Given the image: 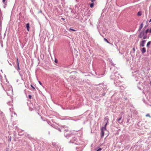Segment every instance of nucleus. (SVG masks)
<instances>
[{
    "label": "nucleus",
    "mask_w": 151,
    "mask_h": 151,
    "mask_svg": "<svg viewBox=\"0 0 151 151\" xmlns=\"http://www.w3.org/2000/svg\"><path fill=\"white\" fill-rule=\"evenodd\" d=\"M105 119L107 120V122L106 123H107V124L108 123V120L109 119H108V118H106Z\"/></svg>",
    "instance_id": "cd10ccee"
},
{
    "label": "nucleus",
    "mask_w": 151,
    "mask_h": 151,
    "mask_svg": "<svg viewBox=\"0 0 151 151\" xmlns=\"http://www.w3.org/2000/svg\"><path fill=\"white\" fill-rule=\"evenodd\" d=\"M28 97L29 99H31L32 98V96L31 95H29L28 96Z\"/></svg>",
    "instance_id": "bb28decb"
},
{
    "label": "nucleus",
    "mask_w": 151,
    "mask_h": 151,
    "mask_svg": "<svg viewBox=\"0 0 151 151\" xmlns=\"http://www.w3.org/2000/svg\"><path fill=\"white\" fill-rule=\"evenodd\" d=\"M52 145L55 147H58L57 144L55 142H52Z\"/></svg>",
    "instance_id": "9b49d317"
},
{
    "label": "nucleus",
    "mask_w": 151,
    "mask_h": 151,
    "mask_svg": "<svg viewBox=\"0 0 151 151\" xmlns=\"http://www.w3.org/2000/svg\"><path fill=\"white\" fill-rule=\"evenodd\" d=\"M2 86H3V88H4V87H3V86H2Z\"/></svg>",
    "instance_id": "de8ad7c7"
},
{
    "label": "nucleus",
    "mask_w": 151,
    "mask_h": 151,
    "mask_svg": "<svg viewBox=\"0 0 151 151\" xmlns=\"http://www.w3.org/2000/svg\"><path fill=\"white\" fill-rule=\"evenodd\" d=\"M104 40L106 42L108 43H110V42L108 41L106 39L104 38Z\"/></svg>",
    "instance_id": "aec40b11"
},
{
    "label": "nucleus",
    "mask_w": 151,
    "mask_h": 151,
    "mask_svg": "<svg viewBox=\"0 0 151 151\" xmlns=\"http://www.w3.org/2000/svg\"><path fill=\"white\" fill-rule=\"evenodd\" d=\"M107 125V123H106V124L104 125V127H105L106 128Z\"/></svg>",
    "instance_id": "72a5a7b5"
},
{
    "label": "nucleus",
    "mask_w": 151,
    "mask_h": 151,
    "mask_svg": "<svg viewBox=\"0 0 151 151\" xmlns=\"http://www.w3.org/2000/svg\"><path fill=\"white\" fill-rule=\"evenodd\" d=\"M114 66V65L113 64V63H111Z\"/></svg>",
    "instance_id": "37998d69"
},
{
    "label": "nucleus",
    "mask_w": 151,
    "mask_h": 151,
    "mask_svg": "<svg viewBox=\"0 0 151 151\" xmlns=\"http://www.w3.org/2000/svg\"><path fill=\"white\" fill-rule=\"evenodd\" d=\"M12 106H11V107H12V109H11V108H9V109H10V110L11 111H12Z\"/></svg>",
    "instance_id": "c85d7f7f"
},
{
    "label": "nucleus",
    "mask_w": 151,
    "mask_h": 151,
    "mask_svg": "<svg viewBox=\"0 0 151 151\" xmlns=\"http://www.w3.org/2000/svg\"><path fill=\"white\" fill-rule=\"evenodd\" d=\"M55 62H57V60H55Z\"/></svg>",
    "instance_id": "79ce46f5"
},
{
    "label": "nucleus",
    "mask_w": 151,
    "mask_h": 151,
    "mask_svg": "<svg viewBox=\"0 0 151 151\" xmlns=\"http://www.w3.org/2000/svg\"><path fill=\"white\" fill-rule=\"evenodd\" d=\"M58 131H60V132H61V129H60V128H58Z\"/></svg>",
    "instance_id": "f704fd0d"
},
{
    "label": "nucleus",
    "mask_w": 151,
    "mask_h": 151,
    "mask_svg": "<svg viewBox=\"0 0 151 151\" xmlns=\"http://www.w3.org/2000/svg\"><path fill=\"white\" fill-rule=\"evenodd\" d=\"M146 27H147V26H145V27H144L143 28H144V29H145V28H146Z\"/></svg>",
    "instance_id": "a19ab883"
},
{
    "label": "nucleus",
    "mask_w": 151,
    "mask_h": 151,
    "mask_svg": "<svg viewBox=\"0 0 151 151\" xmlns=\"http://www.w3.org/2000/svg\"><path fill=\"white\" fill-rule=\"evenodd\" d=\"M77 140V139L76 138L74 137L73 139H72L69 141V143H72L73 144H74L76 145H78V144L76 143V142H74L76 141Z\"/></svg>",
    "instance_id": "0eeeda50"
},
{
    "label": "nucleus",
    "mask_w": 151,
    "mask_h": 151,
    "mask_svg": "<svg viewBox=\"0 0 151 151\" xmlns=\"http://www.w3.org/2000/svg\"><path fill=\"white\" fill-rule=\"evenodd\" d=\"M9 64H10V65H12V64H11V63H9Z\"/></svg>",
    "instance_id": "c03bdc74"
},
{
    "label": "nucleus",
    "mask_w": 151,
    "mask_h": 151,
    "mask_svg": "<svg viewBox=\"0 0 151 151\" xmlns=\"http://www.w3.org/2000/svg\"><path fill=\"white\" fill-rule=\"evenodd\" d=\"M48 133H49V134H50V132H48Z\"/></svg>",
    "instance_id": "09e8293b"
},
{
    "label": "nucleus",
    "mask_w": 151,
    "mask_h": 151,
    "mask_svg": "<svg viewBox=\"0 0 151 151\" xmlns=\"http://www.w3.org/2000/svg\"><path fill=\"white\" fill-rule=\"evenodd\" d=\"M20 76H21V77H22V74H21L20 73H19Z\"/></svg>",
    "instance_id": "e433bc0d"
},
{
    "label": "nucleus",
    "mask_w": 151,
    "mask_h": 151,
    "mask_svg": "<svg viewBox=\"0 0 151 151\" xmlns=\"http://www.w3.org/2000/svg\"><path fill=\"white\" fill-rule=\"evenodd\" d=\"M61 19H62V20H65L64 18H61Z\"/></svg>",
    "instance_id": "58836bf2"
},
{
    "label": "nucleus",
    "mask_w": 151,
    "mask_h": 151,
    "mask_svg": "<svg viewBox=\"0 0 151 151\" xmlns=\"http://www.w3.org/2000/svg\"><path fill=\"white\" fill-rule=\"evenodd\" d=\"M4 91H6V90H5L4 89Z\"/></svg>",
    "instance_id": "a18cd8bd"
},
{
    "label": "nucleus",
    "mask_w": 151,
    "mask_h": 151,
    "mask_svg": "<svg viewBox=\"0 0 151 151\" xmlns=\"http://www.w3.org/2000/svg\"><path fill=\"white\" fill-rule=\"evenodd\" d=\"M106 130V128L104 127H102L101 129V131H104V130Z\"/></svg>",
    "instance_id": "f3484780"
},
{
    "label": "nucleus",
    "mask_w": 151,
    "mask_h": 151,
    "mask_svg": "<svg viewBox=\"0 0 151 151\" xmlns=\"http://www.w3.org/2000/svg\"><path fill=\"white\" fill-rule=\"evenodd\" d=\"M149 29H147L146 30H145L144 29V28H143L142 30L143 31H144V32L147 35V33L148 31H149Z\"/></svg>",
    "instance_id": "9d476101"
},
{
    "label": "nucleus",
    "mask_w": 151,
    "mask_h": 151,
    "mask_svg": "<svg viewBox=\"0 0 151 151\" xmlns=\"http://www.w3.org/2000/svg\"><path fill=\"white\" fill-rule=\"evenodd\" d=\"M64 130L66 131V132H67L68 131V129H66L65 130Z\"/></svg>",
    "instance_id": "c9c22d12"
},
{
    "label": "nucleus",
    "mask_w": 151,
    "mask_h": 151,
    "mask_svg": "<svg viewBox=\"0 0 151 151\" xmlns=\"http://www.w3.org/2000/svg\"><path fill=\"white\" fill-rule=\"evenodd\" d=\"M138 37L140 39L142 38L143 40L149 38V37H147V35L144 32V31L142 30L139 33Z\"/></svg>",
    "instance_id": "7ed1b4c3"
},
{
    "label": "nucleus",
    "mask_w": 151,
    "mask_h": 151,
    "mask_svg": "<svg viewBox=\"0 0 151 151\" xmlns=\"http://www.w3.org/2000/svg\"><path fill=\"white\" fill-rule=\"evenodd\" d=\"M120 88L122 90H124V88L123 86H120Z\"/></svg>",
    "instance_id": "5701e85b"
},
{
    "label": "nucleus",
    "mask_w": 151,
    "mask_h": 151,
    "mask_svg": "<svg viewBox=\"0 0 151 151\" xmlns=\"http://www.w3.org/2000/svg\"><path fill=\"white\" fill-rule=\"evenodd\" d=\"M141 12H139L137 13V15L139 16H140L141 15Z\"/></svg>",
    "instance_id": "412c9836"
},
{
    "label": "nucleus",
    "mask_w": 151,
    "mask_h": 151,
    "mask_svg": "<svg viewBox=\"0 0 151 151\" xmlns=\"http://www.w3.org/2000/svg\"><path fill=\"white\" fill-rule=\"evenodd\" d=\"M140 83H141V82H140V81H139V83H140Z\"/></svg>",
    "instance_id": "49530a36"
},
{
    "label": "nucleus",
    "mask_w": 151,
    "mask_h": 151,
    "mask_svg": "<svg viewBox=\"0 0 151 151\" xmlns=\"http://www.w3.org/2000/svg\"><path fill=\"white\" fill-rule=\"evenodd\" d=\"M13 115H14L16 117L17 116V115L15 112H12V115H11L12 117H13Z\"/></svg>",
    "instance_id": "2eb2a0df"
},
{
    "label": "nucleus",
    "mask_w": 151,
    "mask_h": 151,
    "mask_svg": "<svg viewBox=\"0 0 151 151\" xmlns=\"http://www.w3.org/2000/svg\"><path fill=\"white\" fill-rule=\"evenodd\" d=\"M74 134L71 133H69L64 134L65 136L67 138H68L71 136H73Z\"/></svg>",
    "instance_id": "39448f33"
},
{
    "label": "nucleus",
    "mask_w": 151,
    "mask_h": 151,
    "mask_svg": "<svg viewBox=\"0 0 151 151\" xmlns=\"http://www.w3.org/2000/svg\"><path fill=\"white\" fill-rule=\"evenodd\" d=\"M7 89H6V93L8 95L11 96L13 95V89L12 86H9L7 87Z\"/></svg>",
    "instance_id": "20e7f679"
},
{
    "label": "nucleus",
    "mask_w": 151,
    "mask_h": 151,
    "mask_svg": "<svg viewBox=\"0 0 151 151\" xmlns=\"http://www.w3.org/2000/svg\"><path fill=\"white\" fill-rule=\"evenodd\" d=\"M104 131H101V137H103L104 135Z\"/></svg>",
    "instance_id": "dca6fc26"
},
{
    "label": "nucleus",
    "mask_w": 151,
    "mask_h": 151,
    "mask_svg": "<svg viewBox=\"0 0 151 151\" xmlns=\"http://www.w3.org/2000/svg\"><path fill=\"white\" fill-rule=\"evenodd\" d=\"M121 78L122 77L119 74L116 72L112 73L111 76V80L113 81L114 84L116 86L119 85L120 82V80Z\"/></svg>",
    "instance_id": "f257e3e1"
},
{
    "label": "nucleus",
    "mask_w": 151,
    "mask_h": 151,
    "mask_svg": "<svg viewBox=\"0 0 151 151\" xmlns=\"http://www.w3.org/2000/svg\"><path fill=\"white\" fill-rule=\"evenodd\" d=\"M143 27V23H142L141 24L140 27L138 29V31H140Z\"/></svg>",
    "instance_id": "4468645a"
},
{
    "label": "nucleus",
    "mask_w": 151,
    "mask_h": 151,
    "mask_svg": "<svg viewBox=\"0 0 151 151\" xmlns=\"http://www.w3.org/2000/svg\"><path fill=\"white\" fill-rule=\"evenodd\" d=\"M27 30L29 31V23H27L26 25Z\"/></svg>",
    "instance_id": "1a4fd4ad"
},
{
    "label": "nucleus",
    "mask_w": 151,
    "mask_h": 151,
    "mask_svg": "<svg viewBox=\"0 0 151 151\" xmlns=\"http://www.w3.org/2000/svg\"><path fill=\"white\" fill-rule=\"evenodd\" d=\"M146 42V40H142V41L140 42L139 43V46L140 47H144L145 46V44Z\"/></svg>",
    "instance_id": "423d86ee"
},
{
    "label": "nucleus",
    "mask_w": 151,
    "mask_h": 151,
    "mask_svg": "<svg viewBox=\"0 0 151 151\" xmlns=\"http://www.w3.org/2000/svg\"><path fill=\"white\" fill-rule=\"evenodd\" d=\"M134 74L132 76L135 78L136 81H140L142 79V75L141 74L139 73L138 71L135 72Z\"/></svg>",
    "instance_id": "f03ea898"
},
{
    "label": "nucleus",
    "mask_w": 151,
    "mask_h": 151,
    "mask_svg": "<svg viewBox=\"0 0 151 151\" xmlns=\"http://www.w3.org/2000/svg\"><path fill=\"white\" fill-rule=\"evenodd\" d=\"M133 50L134 52L135 51V49L134 48H133Z\"/></svg>",
    "instance_id": "473e14b6"
},
{
    "label": "nucleus",
    "mask_w": 151,
    "mask_h": 151,
    "mask_svg": "<svg viewBox=\"0 0 151 151\" xmlns=\"http://www.w3.org/2000/svg\"><path fill=\"white\" fill-rule=\"evenodd\" d=\"M38 82H39V83L40 85H42V84L41 83L40 81H38Z\"/></svg>",
    "instance_id": "c756f323"
},
{
    "label": "nucleus",
    "mask_w": 151,
    "mask_h": 151,
    "mask_svg": "<svg viewBox=\"0 0 151 151\" xmlns=\"http://www.w3.org/2000/svg\"><path fill=\"white\" fill-rule=\"evenodd\" d=\"M101 150V148H99L97 150H96V151H99Z\"/></svg>",
    "instance_id": "b1692460"
},
{
    "label": "nucleus",
    "mask_w": 151,
    "mask_h": 151,
    "mask_svg": "<svg viewBox=\"0 0 151 151\" xmlns=\"http://www.w3.org/2000/svg\"><path fill=\"white\" fill-rule=\"evenodd\" d=\"M94 3H91V4H90V6L91 8H92L93 7V6H94Z\"/></svg>",
    "instance_id": "6ab92c4d"
},
{
    "label": "nucleus",
    "mask_w": 151,
    "mask_h": 151,
    "mask_svg": "<svg viewBox=\"0 0 151 151\" xmlns=\"http://www.w3.org/2000/svg\"><path fill=\"white\" fill-rule=\"evenodd\" d=\"M146 117H151V116L149 114H147L146 115Z\"/></svg>",
    "instance_id": "393cba45"
},
{
    "label": "nucleus",
    "mask_w": 151,
    "mask_h": 151,
    "mask_svg": "<svg viewBox=\"0 0 151 151\" xmlns=\"http://www.w3.org/2000/svg\"><path fill=\"white\" fill-rule=\"evenodd\" d=\"M149 22H151V19H150Z\"/></svg>",
    "instance_id": "ea45409f"
},
{
    "label": "nucleus",
    "mask_w": 151,
    "mask_h": 151,
    "mask_svg": "<svg viewBox=\"0 0 151 151\" xmlns=\"http://www.w3.org/2000/svg\"><path fill=\"white\" fill-rule=\"evenodd\" d=\"M103 96H104L105 95V93H103V94H102Z\"/></svg>",
    "instance_id": "4c0bfd02"
},
{
    "label": "nucleus",
    "mask_w": 151,
    "mask_h": 151,
    "mask_svg": "<svg viewBox=\"0 0 151 151\" xmlns=\"http://www.w3.org/2000/svg\"><path fill=\"white\" fill-rule=\"evenodd\" d=\"M151 43V41H149L147 42V47H148L149 45H150Z\"/></svg>",
    "instance_id": "a211bd4d"
},
{
    "label": "nucleus",
    "mask_w": 151,
    "mask_h": 151,
    "mask_svg": "<svg viewBox=\"0 0 151 151\" xmlns=\"http://www.w3.org/2000/svg\"><path fill=\"white\" fill-rule=\"evenodd\" d=\"M96 1V0H91V1L93 3L95 1Z\"/></svg>",
    "instance_id": "7c9ffc66"
},
{
    "label": "nucleus",
    "mask_w": 151,
    "mask_h": 151,
    "mask_svg": "<svg viewBox=\"0 0 151 151\" xmlns=\"http://www.w3.org/2000/svg\"><path fill=\"white\" fill-rule=\"evenodd\" d=\"M122 119V117H121L118 119H117V122L119 123L120 124H121L122 123V122H120V121L121 120V119Z\"/></svg>",
    "instance_id": "ddd939ff"
},
{
    "label": "nucleus",
    "mask_w": 151,
    "mask_h": 151,
    "mask_svg": "<svg viewBox=\"0 0 151 151\" xmlns=\"http://www.w3.org/2000/svg\"><path fill=\"white\" fill-rule=\"evenodd\" d=\"M69 30L70 31H76L75 30L72 29H71V28H70L69 29Z\"/></svg>",
    "instance_id": "4be33fe9"
},
{
    "label": "nucleus",
    "mask_w": 151,
    "mask_h": 151,
    "mask_svg": "<svg viewBox=\"0 0 151 151\" xmlns=\"http://www.w3.org/2000/svg\"><path fill=\"white\" fill-rule=\"evenodd\" d=\"M17 65L18 69V70H20V68L19 67V63L18 59L17 58Z\"/></svg>",
    "instance_id": "f8f14e48"
},
{
    "label": "nucleus",
    "mask_w": 151,
    "mask_h": 151,
    "mask_svg": "<svg viewBox=\"0 0 151 151\" xmlns=\"http://www.w3.org/2000/svg\"><path fill=\"white\" fill-rule=\"evenodd\" d=\"M149 32L151 33V28L149 30Z\"/></svg>",
    "instance_id": "2f4dec72"
},
{
    "label": "nucleus",
    "mask_w": 151,
    "mask_h": 151,
    "mask_svg": "<svg viewBox=\"0 0 151 151\" xmlns=\"http://www.w3.org/2000/svg\"><path fill=\"white\" fill-rule=\"evenodd\" d=\"M142 53L143 54L145 53L146 52V49L145 47H143L141 50Z\"/></svg>",
    "instance_id": "6e6552de"
},
{
    "label": "nucleus",
    "mask_w": 151,
    "mask_h": 151,
    "mask_svg": "<svg viewBox=\"0 0 151 151\" xmlns=\"http://www.w3.org/2000/svg\"><path fill=\"white\" fill-rule=\"evenodd\" d=\"M31 87H32V88L34 90H35V88L32 85H31Z\"/></svg>",
    "instance_id": "a878e982"
}]
</instances>
